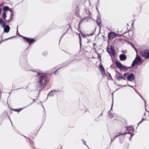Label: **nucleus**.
I'll use <instances>...</instances> for the list:
<instances>
[{
  "label": "nucleus",
  "instance_id": "f257e3e1",
  "mask_svg": "<svg viewBox=\"0 0 149 149\" xmlns=\"http://www.w3.org/2000/svg\"><path fill=\"white\" fill-rule=\"evenodd\" d=\"M49 78L48 75L46 74H42L38 78L37 88H40V91L43 89L47 85L49 81Z\"/></svg>",
  "mask_w": 149,
  "mask_h": 149
},
{
  "label": "nucleus",
  "instance_id": "f03ea898",
  "mask_svg": "<svg viewBox=\"0 0 149 149\" xmlns=\"http://www.w3.org/2000/svg\"><path fill=\"white\" fill-rule=\"evenodd\" d=\"M126 129L128 131V132H125L124 133H120L119 135H116L114 138V139L120 135H124L127 134H131V136H132L133 134H132V133L134 132L133 127L132 126L129 127H127Z\"/></svg>",
  "mask_w": 149,
  "mask_h": 149
},
{
  "label": "nucleus",
  "instance_id": "7ed1b4c3",
  "mask_svg": "<svg viewBox=\"0 0 149 149\" xmlns=\"http://www.w3.org/2000/svg\"><path fill=\"white\" fill-rule=\"evenodd\" d=\"M139 63H142L141 59L140 57L138 56V53H137V55L135 59L133 61L132 65L134 66L136 65L139 64Z\"/></svg>",
  "mask_w": 149,
  "mask_h": 149
},
{
  "label": "nucleus",
  "instance_id": "20e7f679",
  "mask_svg": "<svg viewBox=\"0 0 149 149\" xmlns=\"http://www.w3.org/2000/svg\"><path fill=\"white\" fill-rule=\"evenodd\" d=\"M20 37H22L24 40V41L26 42H28L29 43V45H31L36 41V40L33 38H27L21 35H19Z\"/></svg>",
  "mask_w": 149,
  "mask_h": 149
},
{
  "label": "nucleus",
  "instance_id": "39448f33",
  "mask_svg": "<svg viewBox=\"0 0 149 149\" xmlns=\"http://www.w3.org/2000/svg\"><path fill=\"white\" fill-rule=\"evenodd\" d=\"M140 54L142 56L145 58H149V49L142 51Z\"/></svg>",
  "mask_w": 149,
  "mask_h": 149
},
{
  "label": "nucleus",
  "instance_id": "423d86ee",
  "mask_svg": "<svg viewBox=\"0 0 149 149\" xmlns=\"http://www.w3.org/2000/svg\"><path fill=\"white\" fill-rule=\"evenodd\" d=\"M117 36V34L113 32H110L108 35V38L109 39H112L116 38Z\"/></svg>",
  "mask_w": 149,
  "mask_h": 149
},
{
  "label": "nucleus",
  "instance_id": "0eeeda50",
  "mask_svg": "<svg viewBox=\"0 0 149 149\" xmlns=\"http://www.w3.org/2000/svg\"><path fill=\"white\" fill-rule=\"evenodd\" d=\"M99 70L101 74L102 75L105 74L106 73L104 69L102 64L100 65L99 66Z\"/></svg>",
  "mask_w": 149,
  "mask_h": 149
},
{
  "label": "nucleus",
  "instance_id": "6e6552de",
  "mask_svg": "<svg viewBox=\"0 0 149 149\" xmlns=\"http://www.w3.org/2000/svg\"><path fill=\"white\" fill-rule=\"evenodd\" d=\"M134 76L133 74L129 75L127 77V79L128 81H132L134 79Z\"/></svg>",
  "mask_w": 149,
  "mask_h": 149
},
{
  "label": "nucleus",
  "instance_id": "1a4fd4ad",
  "mask_svg": "<svg viewBox=\"0 0 149 149\" xmlns=\"http://www.w3.org/2000/svg\"><path fill=\"white\" fill-rule=\"evenodd\" d=\"M119 58L120 61H123L126 60L127 57L125 54H122L120 55Z\"/></svg>",
  "mask_w": 149,
  "mask_h": 149
},
{
  "label": "nucleus",
  "instance_id": "9d476101",
  "mask_svg": "<svg viewBox=\"0 0 149 149\" xmlns=\"http://www.w3.org/2000/svg\"><path fill=\"white\" fill-rule=\"evenodd\" d=\"M4 32L5 33H8L10 30V28L9 25H6L4 27Z\"/></svg>",
  "mask_w": 149,
  "mask_h": 149
},
{
  "label": "nucleus",
  "instance_id": "9b49d317",
  "mask_svg": "<svg viewBox=\"0 0 149 149\" xmlns=\"http://www.w3.org/2000/svg\"><path fill=\"white\" fill-rule=\"evenodd\" d=\"M0 24L2 27H4L6 26V23L1 18H0Z\"/></svg>",
  "mask_w": 149,
  "mask_h": 149
},
{
  "label": "nucleus",
  "instance_id": "f8f14e48",
  "mask_svg": "<svg viewBox=\"0 0 149 149\" xmlns=\"http://www.w3.org/2000/svg\"><path fill=\"white\" fill-rule=\"evenodd\" d=\"M96 23L99 26L100 30V31L102 26L101 21V20L100 19H97L96 21Z\"/></svg>",
  "mask_w": 149,
  "mask_h": 149
},
{
  "label": "nucleus",
  "instance_id": "ddd939ff",
  "mask_svg": "<svg viewBox=\"0 0 149 149\" xmlns=\"http://www.w3.org/2000/svg\"><path fill=\"white\" fill-rule=\"evenodd\" d=\"M128 33V36L129 37H131L132 36L133 32L132 31L128 30L127 32H125L123 33V34Z\"/></svg>",
  "mask_w": 149,
  "mask_h": 149
},
{
  "label": "nucleus",
  "instance_id": "4468645a",
  "mask_svg": "<svg viewBox=\"0 0 149 149\" xmlns=\"http://www.w3.org/2000/svg\"><path fill=\"white\" fill-rule=\"evenodd\" d=\"M115 63L116 66L120 69L123 65L118 61H116Z\"/></svg>",
  "mask_w": 149,
  "mask_h": 149
},
{
  "label": "nucleus",
  "instance_id": "2eb2a0df",
  "mask_svg": "<svg viewBox=\"0 0 149 149\" xmlns=\"http://www.w3.org/2000/svg\"><path fill=\"white\" fill-rule=\"evenodd\" d=\"M13 13H12L10 14V18L9 19L7 20V22H8L11 21L13 19Z\"/></svg>",
  "mask_w": 149,
  "mask_h": 149
},
{
  "label": "nucleus",
  "instance_id": "dca6fc26",
  "mask_svg": "<svg viewBox=\"0 0 149 149\" xmlns=\"http://www.w3.org/2000/svg\"><path fill=\"white\" fill-rule=\"evenodd\" d=\"M117 79L118 81H120L121 79L125 80V79L124 77L121 76H118L117 77Z\"/></svg>",
  "mask_w": 149,
  "mask_h": 149
},
{
  "label": "nucleus",
  "instance_id": "f3484780",
  "mask_svg": "<svg viewBox=\"0 0 149 149\" xmlns=\"http://www.w3.org/2000/svg\"><path fill=\"white\" fill-rule=\"evenodd\" d=\"M120 69L121 70H123L124 71H127L128 70L127 68V67L124 66L123 65H122V66L121 68H120Z\"/></svg>",
  "mask_w": 149,
  "mask_h": 149
},
{
  "label": "nucleus",
  "instance_id": "a211bd4d",
  "mask_svg": "<svg viewBox=\"0 0 149 149\" xmlns=\"http://www.w3.org/2000/svg\"><path fill=\"white\" fill-rule=\"evenodd\" d=\"M6 17V13L5 12H3L2 14V17L5 20Z\"/></svg>",
  "mask_w": 149,
  "mask_h": 149
},
{
  "label": "nucleus",
  "instance_id": "6ab92c4d",
  "mask_svg": "<svg viewBox=\"0 0 149 149\" xmlns=\"http://www.w3.org/2000/svg\"><path fill=\"white\" fill-rule=\"evenodd\" d=\"M9 7L7 6H5L3 8V10L4 11L7 10H9Z\"/></svg>",
  "mask_w": 149,
  "mask_h": 149
},
{
  "label": "nucleus",
  "instance_id": "aec40b11",
  "mask_svg": "<svg viewBox=\"0 0 149 149\" xmlns=\"http://www.w3.org/2000/svg\"><path fill=\"white\" fill-rule=\"evenodd\" d=\"M78 34L79 36V40H80L79 42H80V46H81V38L80 34L79 33H78Z\"/></svg>",
  "mask_w": 149,
  "mask_h": 149
},
{
  "label": "nucleus",
  "instance_id": "412c9836",
  "mask_svg": "<svg viewBox=\"0 0 149 149\" xmlns=\"http://www.w3.org/2000/svg\"><path fill=\"white\" fill-rule=\"evenodd\" d=\"M13 110L15 111H17L18 112H19L21 110V109H13Z\"/></svg>",
  "mask_w": 149,
  "mask_h": 149
},
{
  "label": "nucleus",
  "instance_id": "4be33fe9",
  "mask_svg": "<svg viewBox=\"0 0 149 149\" xmlns=\"http://www.w3.org/2000/svg\"><path fill=\"white\" fill-rule=\"evenodd\" d=\"M83 20V19H81V20H80V22L79 23V29H80V24L82 22Z\"/></svg>",
  "mask_w": 149,
  "mask_h": 149
},
{
  "label": "nucleus",
  "instance_id": "5701e85b",
  "mask_svg": "<svg viewBox=\"0 0 149 149\" xmlns=\"http://www.w3.org/2000/svg\"><path fill=\"white\" fill-rule=\"evenodd\" d=\"M69 27L67 31H68L69 29H72L70 24H69Z\"/></svg>",
  "mask_w": 149,
  "mask_h": 149
},
{
  "label": "nucleus",
  "instance_id": "b1692460",
  "mask_svg": "<svg viewBox=\"0 0 149 149\" xmlns=\"http://www.w3.org/2000/svg\"><path fill=\"white\" fill-rule=\"evenodd\" d=\"M98 57H97V58H98V59H100V60L101 61V56L99 54H98Z\"/></svg>",
  "mask_w": 149,
  "mask_h": 149
},
{
  "label": "nucleus",
  "instance_id": "393cba45",
  "mask_svg": "<svg viewBox=\"0 0 149 149\" xmlns=\"http://www.w3.org/2000/svg\"><path fill=\"white\" fill-rule=\"evenodd\" d=\"M128 73H125L123 75L125 77H126L127 76L128 74Z\"/></svg>",
  "mask_w": 149,
  "mask_h": 149
},
{
  "label": "nucleus",
  "instance_id": "a878e982",
  "mask_svg": "<svg viewBox=\"0 0 149 149\" xmlns=\"http://www.w3.org/2000/svg\"><path fill=\"white\" fill-rule=\"evenodd\" d=\"M81 35H82V36L83 38H85V37H86V35H85V34H82V33H81Z\"/></svg>",
  "mask_w": 149,
  "mask_h": 149
},
{
  "label": "nucleus",
  "instance_id": "bb28decb",
  "mask_svg": "<svg viewBox=\"0 0 149 149\" xmlns=\"http://www.w3.org/2000/svg\"><path fill=\"white\" fill-rule=\"evenodd\" d=\"M57 73H58V72L57 71V70H56L54 72V74L56 75V74Z\"/></svg>",
  "mask_w": 149,
  "mask_h": 149
},
{
  "label": "nucleus",
  "instance_id": "cd10ccee",
  "mask_svg": "<svg viewBox=\"0 0 149 149\" xmlns=\"http://www.w3.org/2000/svg\"><path fill=\"white\" fill-rule=\"evenodd\" d=\"M93 33H91V34H89V35H88L87 36H92L93 35Z\"/></svg>",
  "mask_w": 149,
  "mask_h": 149
},
{
  "label": "nucleus",
  "instance_id": "c85d7f7f",
  "mask_svg": "<svg viewBox=\"0 0 149 149\" xmlns=\"http://www.w3.org/2000/svg\"><path fill=\"white\" fill-rule=\"evenodd\" d=\"M26 138L30 141L31 142V140L30 139V138Z\"/></svg>",
  "mask_w": 149,
  "mask_h": 149
},
{
  "label": "nucleus",
  "instance_id": "c756f323",
  "mask_svg": "<svg viewBox=\"0 0 149 149\" xmlns=\"http://www.w3.org/2000/svg\"><path fill=\"white\" fill-rule=\"evenodd\" d=\"M1 10H2L1 8H0V15L1 14Z\"/></svg>",
  "mask_w": 149,
  "mask_h": 149
},
{
  "label": "nucleus",
  "instance_id": "7c9ffc66",
  "mask_svg": "<svg viewBox=\"0 0 149 149\" xmlns=\"http://www.w3.org/2000/svg\"><path fill=\"white\" fill-rule=\"evenodd\" d=\"M3 3H1V4H0V6H2L3 5Z\"/></svg>",
  "mask_w": 149,
  "mask_h": 149
},
{
  "label": "nucleus",
  "instance_id": "2f4dec72",
  "mask_svg": "<svg viewBox=\"0 0 149 149\" xmlns=\"http://www.w3.org/2000/svg\"><path fill=\"white\" fill-rule=\"evenodd\" d=\"M10 10V12H12V10Z\"/></svg>",
  "mask_w": 149,
  "mask_h": 149
},
{
  "label": "nucleus",
  "instance_id": "473e14b6",
  "mask_svg": "<svg viewBox=\"0 0 149 149\" xmlns=\"http://www.w3.org/2000/svg\"><path fill=\"white\" fill-rule=\"evenodd\" d=\"M1 42H2V40H1V41H0V44L1 43Z\"/></svg>",
  "mask_w": 149,
  "mask_h": 149
},
{
  "label": "nucleus",
  "instance_id": "72a5a7b5",
  "mask_svg": "<svg viewBox=\"0 0 149 149\" xmlns=\"http://www.w3.org/2000/svg\"><path fill=\"white\" fill-rule=\"evenodd\" d=\"M38 75H39L40 74V73H38Z\"/></svg>",
  "mask_w": 149,
  "mask_h": 149
},
{
  "label": "nucleus",
  "instance_id": "f704fd0d",
  "mask_svg": "<svg viewBox=\"0 0 149 149\" xmlns=\"http://www.w3.org/2000/svg\"><path fill=\"white\" fill-rule=\"evenodd\" d=\"M34 100H34V99H33V102H34Z\"/></svg>",
  "mask_w": 149,
  "mask_h": 149
},
{
  "label": "nucleus",
  "instance_id": "c9c22d12",
  "mask_svg": "<svg viewBox=\"0 0 149 149\" xmlns=\"http://www.w3.org/2000/svg\"><path fill=\"white\" fill-rule=\"evenodd\" d=\"M51 92H50L49 93V95L50 93H51Z\"/></svg>",
  "mask_w": 149,
  "mask_h": 149
},
{
  "label": "nucleus",
  "instance_id": "e433bc0d",
  "mask_svg": "<svg viewBox=\"0 0 149 149\" xmlns=\"http://www.w3.org/2000/svg\"><path fill=\"white\" fill-rule=\"evenodd\" d=\"M141 122H142L141 121V122H140V123H141Z\"/></svg>",
  "mask_w": 149,
  "mask_h": 149
},
{
  "label": "nucleus",
  "instance_id": "4c0bfd02",
  "mask_svg": "<svg viewBox=\"0 0 149 149\" xmlns=\"http://www.w3.org/2000/svg\"><path fill=\"white\" fill-rule=\"evenodd\" d=\"M126 37H127V38H128V37H127V36Z\"/></svg>",
  "mask_w": 149,
  "mask_h": 149
}]
</instances>
